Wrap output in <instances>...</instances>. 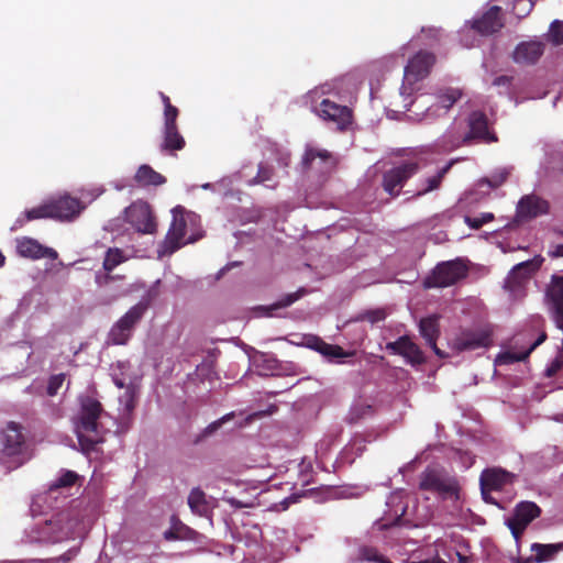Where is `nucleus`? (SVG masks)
<instances>
[{"mask_svg":"<svg viewBox=\"0 0 563 563\" xmlns=\"http://www.w3.org/2000/svg\"><path fill=\"white\" fill-rule=\"evenodd\" d=\"M102 412V405L97 399L87 396L80 400V409L74 418V426L81 451L87 454L104 441L106 431L99 422Z\"/></svg>","mask_w":563,"mask_h":563,"instance_id":"obj_1","label":"nucleus"},{"mask_svg":"<svg viewBox=\"0 0 563 563\" xmlns=\"http://www.w3.org/2000/svg\"><path fill=\"white\" fill-rule=\"evenodd\" d=\"M27 460V444L22 427L16 422H9L1 434L0 463L12 471Z\"/></svg>","mask_w":563,"mask_h":563,"instance_id":"obj_2","label":"nucleus"},{"mask_svg":"<svg viewBox=\"0 0 563 563\" xmlns=\"http://www.w3.org/2000/svg\"><path fill=\"white\" fill-rule=\"evenodd\" d=\"M151 301V295L142 298L111 327L108 339L112 344L125 345L130 341L136 325L141 322L148 310Z\"/></svg>","mask_w":563,"mask_h":563,"instance_id":"obj_3","label":"nucleus"},{"mask_svg":"<svg viewBox=\"0 0 563 563\" xmlns=\"http://www.w3.org/2000/svg\"><path fill=\"white\" fill-rule=\"evenodd\" d=\"M470 131L464 136H457L455 140H450L446 148H459L462 145H467L473 141L481 143H495L498 137L494 131L488 128V118L483 111H473L468 115Z\"/></svg>","mask_w":563,"mask_h":563,"instance_id":"obj_4","label":"nucleus"},{"mask_svg":"<svg viewBox=\"0 0 563 563\" xmlns=\"http://www.w3.org/2000/svg\"><path fill=\"white\" fill-rule=\"evenodd\" d=\"M468 267L461 258L439 263L432 273L424 279L426 288H444L465 278Z\"/></svg>","mask_w":563,"mask_h":563,"instance_id":"obj_5","label":"nucleus"},{"mask_svg":"<svg viewBox=\"0 0 563 563\" xmlns=\"http://www.w3.org/2000/svg\"><path fill=\"white\" fill-rule=\"evenodd\" d=\"M420 169L417 161H405L383 174L382 187L390 197H398L408 179Z\"/></svg>","mask_w":563,"mask_h":563,"instance_id":"obj_6","label":"nucleus"},{"mask_svg":"<svg viewBox=\"0 0 563 563\" xmlns=\"http://www.w3.org/2000/svg\"><path fill=\"white\" fill-rule=\"evenodd\" d=\"M419 488L434 493L442 499L459 497V484L456 479L448 477L433 468H427L421 473Z\"/></svg>","mask_w":563,"mask_h":563,"instance_id":"obj_7","label":"nucleus"},{"mask_svg":"<svg viewBox=\"0 0 563 563\" xmlns=\"http://www.w3.org/2000/svg\"><path fill=\"white\" fill-rule=\"evenodd\" d=\"M541 261L528 260L512 267L505 279V289L515 298L525 296V286L531 276L540 268Z\"/></svg>","mask_w":563,"mask_h":563,"instance_id":"obj_8","label":"nucleus"},{"mask_svg":"<svg viewBox=\"0 0 563 563\" xmlns=\"http://www.w3.org/2000/svg\"><path fill=\"white\" fill-rule=\"evenodd\" d=\"M125 220L137 232L153 234L157 223L153 210L146 201L137 200L125 209Z\"/></svg>","mask_w":563,"mask_h":563,"instance_id":"obj_9","label":"nucleus"},{"mask_svg":"<svg viewBox=\"0 0 563 563\" xmlns=\"http://www.w3.org/2000/svg\"><path fill=\"white\" fill-rule=\"evenodd\" d=\"M493 344V333L489 329H465L452 341V347L456 352L474 351L489 347Z\"/></svg>","mask_w":563,"mask_h":563,"instance_id":"obj_10","label":"nucleus"},{"mask_svg":"<svg viewBox=\"0 0 563 563\" xmlns=\"http://www.w3.org/2000/svg\"><path fill=\"white\" fill-rule=\"evenodd\" d=\"M314 112L319 118L333 123L338 130H345L352 122V110L329 99H323L314 107Z\"/></svg>","mask_w":563,"mask_h":563,"instance_id":"obj_11","label":"nucleus"},{"mask_svg":"<svg viewBox=\"0 0 563 563\" xmlns=\"http://www.w3.org/2000/svg\"><path fill=\"white\" fill-rule=\"evenodd\" d=\"M544 301L555 325L563 331V276L553 275L551 277Z\"/></svg>","mask_w":563,"mask_h":563,"instance_id":"obj_12","label":"nucleus"},{"mask_svg":"<svg viewBox=\"0 0 563 563\" xmlns=\"http://www.w3.org/2000/svg\"><path fill=\"white\" fill-rule=\"evenodd\" d=\"M517 479V475L501 467L485 468L479 476L482 495L486 492H501Z\"/></svg>","mask_w":563,"mask_h":563,"instance_id":"obj_13","label":"nucleus"},{"mask_svg":"<svg viewBox=\"0 0 563 563\" xmlns=\"http://www.w3.org/2000/svg\"><path fill=\"white\" fill-rule=\"evenodd\" d=\"M435 62V56L426 51L418 52L412 58L409 59L407 66L405 67V80L408 84H415L423 78H426L433 64Z\"/></svg>","mask_w":563,"mask_h":563,"instance_id":"obj_14","label":"nucleus"},{"mask_svg":"<svg viewBox=\"0 0 563 563\" xmlns=\"http://www.w3.org/2000/svg\"><path fill=\"white\" fill-rule=\"evenodd\" d=\"M306 170H317L321 174L330 173L336 165L335 157L327 150L308 147L301 161Z\"/></svg>","mask_w":563,"mask_h":563,"instance_id":"obj_15","label":"nucleus"},{"mask_svg":"<svg viewBox=\"0 0 563 563\" xmlns=\"http://www.w3.org/2000/svg\"><path fill=\"white\" fill-rule=\"evenodd\" d=\"M504 25L501 8L493 5L479 18L474 19L471 22V30L475 31L479 35L488 36L499 32Z\"/></svg>","mask_w":563,"mask_h":563,"instance_id":"obj_16","label":"nucleus"},{"mask_svg":"<svg viewBox=\"0 0 563 563\" xmlns=\"http://www.w3.org/2000/svg\"><path fill=\"white\" fill-rule=\"evenodd\" d=\"M549 211V202L545 199L531 194L523 196L519 200L516 210V218L520 221H527L543 214H548Z\"/></svg>","mask_w":563,"mask_h":563,"instance_id":"obj_17","label":"nucleus"},{"mask_svg":"<svg viewBox=\"0 0 563 563\" xmlns=\"http://www.w3.org/2000/svg\"><path fill=\"white\" fill-rule=\"evenodd\" d=\"M386 349L407 360L411 365H420L426 362L421 349L408 335H402L394 342H388Z\"/></svg>","mask_w":563,"mask_h":563,"instance_id":"obj_18","label":"nucleus"},{"mask_svg":"<svg viewBox=\"0 0 563 563\" xmlns=\"http://www.w3.org/2000/svg\"><path fill=\"white\" fill-rule=\"evenodd\" d=\"M49 207L53 219L59 221L73 220L84 209L79 199L73 198L68 195L49 200Z\"/></svg>","mask_w":563,"mask_h":563,"instance_id":"obj_19","label":"nucleus"},{"mask_svg":"<svg viewBox=\"0 0 563 563\" xmlns=\"http://www.w3.org/2000/svg\"><path fill=\"white\" fill-rule=\"evenodd\" d=\"M544 49L545 44L542 41L520 42L512 53V59L520 65H534L543 55Z\"/></svg>","mask_w":563,"mask_h":563,"instance_id":"obj_20","label":"nucleus"},{"mask_svg":"<svg viewBox=\"0 0 563 563\" xmlns=\"http://www.w3.org/2000/svg\"><path fill=\"white\" fill-rule=\"evenodd\" d=\"M16 250L21 256L32 260H56L58 257V253L54 249L44 246L35 239L26 236L18 240Z\"/></svg>","mask_w":563,"mask_h":563,"instance_id":"obj_21","label":"nucleus"},{"mask_svg":"<svg viewBox=\"0 0 563 563\" xmlns=\"http://www.w3.org/2000/svg\"><path fill=\"white\" fill-rule=\"evenodd\" d=\"M187 231V223L183 216L174 214L173 222L164 240L165 252L172 254L185 245L184 238Z\"/></svg>","mask_w":563,"mask_h":563,"instance_id":"obj_22","label":"nucleus"},{"mask_svg":"<svg viewBox=\"0 0 563 563\" xmlns=\"http://www.w3.org/2000/svg\"><path fill=\"white\" fill-rule=\"evenodd\" d=\"M419 332L429 346L439 357H445L446 355L437 346V339L440 335L439 317L433 314L422 318L419 322Z\"/></svg>","mask_w":563,"mask_h":563,"instance_id":"obj_23","label":"nucleus"},{"mask_svg":"<svg viewBox=\"0 0 563 563\" xmlns=\"http://www.w3.org/2000/svg\"><path fill=\"white\" fill-rule=\"evenodd\" d=\"M541 514L542 510L536 503L523 500L515 506L514 515L510 518L528 527L534 519L539 518Z\"/></svg>","mask_w":563,"mask_h":563,"instance_id":"obj_24","label":"nucleus"},{"mask_svg":"<svg viewBox=\"0 0 563 563\" xmlns=\"http://www.w3.org/2000/svg\"><path fill=\"white\" fill-rule=\"evenodd\" d=\"M186 145L184 136L180 134L178 126H164L163 142L161 151L173 155L176 151H181Z\"/></svg>","mask_w":563,"mask_h":563,"instance_id":"obj_25","label":"nucleus"},{"mask_svg":"<svg viewBox=\"0 0 563 563\" xmlns=\"http://www.w3.org/2000/svg\"><path fill=\"white\" fill-rule=\"evenodd\" d=\"M133 179L140 187H157L166 183V177L147 164H143L137 168Z\"/></svg>","mask_w":563,"mask_h":563,"instance_id":"obj_26","label":"nucleus"},{"mask_svg":"<svg viewBox=\"0 0 563 563\" xmlns=\"http://www.w3.org/2000/svg\"><path fill=\"white\" fill-rule=\"evenodd\" d=\"M40 219H53L49 201H46L40 206L26 209L20 217L16 218L12 230L22 228L26 222L40 220Z\"/></svg>","mask_w":563,"mask_h":563,"instance_id":"obj_27","label":"nucleus"},{"mask_svg":"<svg viewBox=\"0 0 563 563\" xmlns=\"http://www.w3.org/2000/svg\"><path fill=\"white\" fill-rule=\"evenodd\" d=\"M545 340H547V333L542 332L539 335V338L533 343H531L527 350H525L522 352H511V351L503 352L497 356V362L500 365H503V364L508 365V364H514L517 362L526 361L529 357V355L532 353V351H534Z\"/></svg>","mask_w":563,"mask_h":563,"instance_id":"obj_28","label":"nucleus"},{"mask_svg":"<svg viewBox=\"0 0 563 563\" xmlns=\"http://www.w3.org/2000/svg\"><path fill=\"white\" fill-rule=\"evenodd\" d=\"M531 551L536 563H542L552 560L560 551L563 550V542L560 543H532Z\"/></svg>","mask_w":563,"mask_h":563,"instance_id":"obj_29","label":"nucleus"},{"mask_svg":"<svg viewBox=\"0 0 563 563\" xmlns=\"http://www.w3.org/2000/svg\"><path fill=\"white\" fill-rule=\"evenodd\" d=\"M188 506L191 511L198 516H207L210 507L207 501L206 494L200 488H194L188 496Z\"/></svg>","mask_w":563,"mask_h":563,"instance_id":"obj_30","label":"nucleus"},{"mask_svg":"<svg viewBox=\"0 0 563 563\" xmlns=\"http://www.w3.org/2000/svg\"><path fill=\"white\" fill-rule=\"evenodd\" d=\"M357 561L375 563H393L389 559L380 554L377 548L362 544L357 548Z\"/></svg>","mask_w":563,"mask_h":563,"instance_id":"obj_31","label":"nucleus"},{"mask_svg":"<svg viewBox=\"0 0 563 563\" xmlns=\"http://www.w3.org/2000/svg\"><path fill=\"white\" fill-rule=\"evenodd\" d=\"M307 294H308V290L303 287H300L297 291L287 294L284 297H282L278 301H276L275 303L267 306V307H263L262 309L267 311V316H272V311L282 309V308H287V307L291 306L294 302H296L297 300H299L300 298H302Z\"/></svg>","mask_w":563,"mask_h":563,"instance_id":"obj_32","label":"nucleus"},{"mask_svg":"<svg viewBox=\"0 0 563 563\" xmlns=\"http://www.w3.org/2000/svg\"><path fill=\"white\" fill-rule=\"evenodd\" d=\"M451 163L442 167L435 175L428 177L423 183L424 187L416 192V196H423L430 191L438 189L441 186V183L451 168Z\"/></svg>","mask_w":563,"mask_h":563,"instance_id":"obj_33","label":"nucleus"},{"mask_svg":"<svg viewBox=\"0 0 563 563\" xmlns=\"http://www.w3.org/2000/svg\"><path fill=\"white\" fill-rule=\"evenodd\" d=\"M125 261L123 251L120 249H109L103 260V269L111 273L118 265Z\"/></svg>","mask_w":563,"mask_h":563,"instance_id":"obj_34","label":"nucleus"},{"mask_svg":"<svg viewBox=\"0 0 563 563\" xmlns=\"http://www.w3.org/2000/svg\"><path fill=\"white\" fill-rule=\"evenodd\" d=\"M192 530L180 521H176L168 530L164 532V538L168 541L190 538Z\"/></svg>","mask_w":563,"mask_h":563,"instance_id":"obj_35","label":"nucleus"},{"mask_svg":"<svg viewBox=\"0 0 563 563\" xmlns=\"http://www.w3.org/2000/svg\"><path fill=\"white\" fill-rule=\"evenodd\" d=\"M461 96L462 95L457 89H446L438 95V106L446 112L461 98Z\"/></svg>","mask_w":563,"mask_h":563,"instance_id":"obj_36","label":"nucleus"},{"mask_svg":"<svg viewBox=\"0 0 563 563\" xmlns=\"http://www.w3.org/2000/svg\"><path fill=\"white\" fill-rule=\"evenodd\" d=\"M548 41L552 43L554 46H560L563 44V22L559 20H554L550 24Z\"/></svg>","mask_w":563,"mask_h":563,"instance_id":"obj_37","label":"nucleus"},{"mask_svg":"<svg viewBox=\"0 0 563 563\" xmlns=\"http://www.w3.org/2000/svg\"><path fill=\"white\" fill-rule=\"evenodd\" d=\"M78 479V474L74 471L64 472L55 483H53L49 487L51 490L62 488V487H70L75 485Z\"/></svg>","mask_w":563,"mask_h":563,"instance_id":"obj_38","label":"nucleus"},{"mask_svg":"<svg viewBox=\"0 0 563 563\" xmlns=\"http://www.w3.org/2000/svg\"><path fill=\"white\" fill-rule=\"evenodd\" d=\"M494 219L495 217L492 212H484L479 217L466 216L464 221L471 229L478 230L484 224L492 222Z\"/></svg>","mask_w":563,"mask_h":563,"instance_id":"obj_39","label":"nucleus"},{"mask_svg":"<svg viewBox=\"0 0 563 563\" xmlns=\"http://www.w3.org/2000/svg\"><path fill=\"white\" fill-rule=\"evenodd\" d=\"M533 5L532 0H514L512 13L518 19H523L532 11Z\"/></svg>","mask_w":563,"mask_h":563,"instance_id":"obj_40","label":"nucleus"},{"mask_svg":"<svg viewBox=\"0 0 563 563\" xmlns=\"http://www.w3.org/2000/svg\"><path fill=\"white\" fill-rule=\"evenodd\" d=\"M274 176V168L266 165V164H260L256 176L250 180L251 185H258L264 184L266 181H269L273 179Z\"/></svg>","mask_w":563,"mask_h":563,"instance_id":"obj_41","label":"nucleus"},{"mask_svg":"<svg viewBox=\"0 0 563 563\" xmlns=\"http://www.w3.org/2000/svg\"><path fill=\"white\" fill-rule=\"evenodd\" d=\"M178 114V109L172 103H168L166 109H164V126H177Z\"/></svg>","mask_w":563,"mask_h":563,"instance_id":"obj_42","label":"nucleus"},{"mask_svg":"<svg viewBox=\"0 0 563 563\" xmlns=\"http://www.w3.org/2000/svg\"><path fill=\"white\" fill-rule=\"evenodd\" d=\"M509 172L507 169H500L494 173L489 178L484 179L490 188H498L501 186L508 178Z\"/></svg>","mask_w":563,"mask_h":563,"instance_id":"obj_43","label":"nucleus"},{"mask_svg":"<svg viewBox=\"0 0 563 563\" xmlns=\"http://www.w3.org/2000/svg\"><path fill=\"white\" fill-rule=\"evenodd\" d=\"M319 351L323 355L331 356V357H343L346 355L345 351L341 346L328 344L325 342L321 343Z\"/></svg>","mask_w":563,"mask_h":563,"instance_id":"obj_44","label":"nucleus"},{"mask_svg":"<svg viewBox=\"0 0 563 563\" xmlns=\"http://www.w3.org/2000/svg\"><path fill=\"white\" fill-rule=\"evenodd\" d=\"M65 380V374H57L53 375L48 379L47 384V394L49 396H55L58 391V389L62 387L63 383Z\"/></svg>","mask_w":563,"mask_h":563,"instance_id":"obj_45","label":"nucleus"},{"mask_svg":"<svg viewBox=\"0 0 563 563\" xmlns=\"http://www.w3.org/2000/svg\"><path fill=\"white\" fill-rule=\"evenodd\" d=\"M506 525L509 528V530L516 541H519L521 539V537L523 536V533L527 529V526L521 525V523L512 520L511 518L507 519Z\"/></svg>","mask_w":563,"mask_h":563,"instance_id":"obj_46","label":"nucleus"},{"mask_svg":"<svg viewBox=\"0 0 563 563\" xmlns=\"http://www.w3.org/2000/svg\"><path fill=\"white\" fill-rule=\"evenodd\" d=\"M563 366V357L556 356L545 369L548 377L554 376Z\"/></svg>","mask_w":563,"mask_h":563,"instance_id":"obj_47","label":"nucleus"},{"mask_svg":"<svg viewBox=\"0 0 563 563\" xmlns=\"http://www.w3.org/2000/svg\"><path fill=\"white\" fill-rule=\"evenodd\" d=\"M366 320H368L372 323L383 321L386 318V313L383 309H375L366 311L365 313Z\"/></svg>","mask_w":563,"mask_h":563,"instance_id":"obj_48","label":"nucleus"},{"mask_svg":"<svg viewBox=\"0 0 563 563\" xmlns=\"http://www.w3.org/2000/svg\"><path fill=\"white\" fill-rule=\"evenodd\" d=\"M457 136H463V135L460 133H455L454 131L445 132L440 139V146L442 147V150L452 151L453 148H446V146H448L450 140H455Z\"/></svg>","mask_w":563,"mask_h":563,"instance_id":"obj_49","label":"nucleus"},{"mask_svg":"<svg viewBox=\"0 0 563 563\" xmlns=\"http://www.w3.org/2000/svg\"><path fill=\"white\" fill-rule=\"evenodd\" d=\"M112 279V277L110 276V273H104V274H97L96 275V283L98 284V286H104L109 283V280Z\"/></svg>","mask_w":563,"mask_h":563,"instance_id":"obj_50","label":"nucleus"},{"mask_svg":"<svg viewBox=\"0 0 563 563\" xmlns=\"http://www.w3.org/2000/svg\"><path fill=\"white\" fill-rule=\"evenodd\" d=\"M511 78L508 76H498L494 79L493 85L494 86H508L510 85Z\"/></svg>","mask_w":563,"mask_h":563,"instance_id":"obj_51","label":"nucleus"},{"mask_svg":"<svg viewBox=\"0 0 563 563\" xmlns=\"http://www.w3.org/2000/svg\"><path fill=\"white\" fill-rule=\"evenodd\" d=\"M551 257H563V244H558L549 252Z\"/></svg>","mask_w":563,"mask_h":563,"instance_id":"obj_52","label":"nucleus"},{"mask_svg":"<svg viewBox=\"0 0 563 563\" xmlns=\"http://www.w3.org/2000/svg\"><path fill=\"white\" fill-rule=\"evenodd\" d=\"M512 563H536L533 560V555L530 558H516L512 559Z\"/></svg>","mask_w":563,"mask_h":563,"instance_id":"obj_53","label":"nucleus"},{"mask_svg":"<svg viewBox=\"0 0 563 563\" xmlns=\"http://www.w3.org/2000/svg\"><path fill=\"white\" fill-rule=\"evenodd\" d=\"M489 494L490 492H486V495H482L483 499L488 504L498 505V503Z\"/></svg>","mask_w":563,"mask_h":563,"instance_id":"obj_54","label":"nucleus"},{"mask_svg":"<svg viewBox=\"0 0 563 563\" xmlns=\"http://www.w3.org/2000/svg\"><path fill=\"white\" fill-rule=\"evenodd\" d=\"M76 553H77V551H71V550H70V551H68V552L64 553V554L62 555V559H63L64 561L68 562V561H70V560L76 555Z\"/></svg>","mask_w":563,"mask_h":563,"instance_id":"obj_55","label":"nucleus"},{"mask_svg":"<svg viewBox=\"0 0 563 563\" xmlns=\"http://www.w3.org/2000/svg\"><path fill=\"white\" fill-rule=\"evenodd\" d=\"M457 561L459 563H470V558L466 555H463L462 553L457 552Z\"/></svg>","mask_w":563,"mask_h":563,"instance_id":"obj_56","label":"nucleus"},{"mask_svg":"<svg viewBox=\"0 0 563 563\" xmlns=\"http://www.w3.org/2000/svg\"><path fill=\"white\" fill-rule=\"evenodd\" d=\"M161 98L164 103V109H166L167 104L170 103L169 97H167L165 93L161 92Z\"/></svg>","mask_w":563,"mask_h":563,"instance_id":"obj_57","label":"nucleus"},{"mask_svg":"<svg viewBox=\"0 0 563 563\" xmlns=\"http://www.w3.org/2000/svg\"><path fill=\"white\" fill-rule=\"evenodd\" d=\"M4 261H5V257L2 254V252L0 251V267L4 264Z\"/></svg>","mask_w":563,"mask_h":563,"instance_id":"obj_58","label":"nucleus"},{"mask_svg":"<svg viewBox=\"0 0 563 563\" xmlns=\"http://www.w3.org/2000/svg\"><path fill=\"white\" fill-rule=\"evenodd\" d=\"M219 426H220V422H216V423L211 424L209 428L217 429Z\"/></svg>","mask_w":563,"mask_h":563,"instance_id":"obj_59","label":"nucleus"},{"mask_svg":"<svg viewBox=\"0 0 563 563\" xmlns=\"http://www.w3.org/2000/svg\"><path fill=\"white\" fill-rule=\"evenodd\" d=\"M59 540H62V537H55V538H53V542H57V541H59Z\"/></svg>","mask_w":563,"mask_h":563,"instance_id":"obj_60","label":"nucleus"},{"mask_svg":"<svg viewBox=\"0 0 563 563\" xmlns=\"http://www.w3.org/2000/svg\"><path fill=\"white\" fill-rule=\"evenodd\" d=\"M277 410V407L276 406H272V410L269 411L271 413L276 411Z\"/></svg>","mask_w":563,"mask_h":563,"instance_id":"obj_61","label":"nucleus"},{"mask_svg":"<svg viewBox=\"0 0 563 563\" xmlns=\"http://www.w3.org/2000/svg\"><path fill=\"white\" fill-rule=\"evenodd\" d=\"M117 385H118L120 388H122V387H123V383H121V382H117Z\"/></svg>","mask_w":563,"mask_h":563,"instance_id":"obj_62","label":"nucleus"},{"mask_svg":"<svg viewBox=\"0 0 563 563\" xmlns=\"http://www.w3.org/2000/svg\"><path fill=\"white\" fill-rule=\"evenodd\" d=\"M461 35L464 36V31L461 32ZM462 41H464V37H462Z\"/></svg>","mask_w":563,"mask_h":563,"instance_id":"obj_63","label":"nucleus"},{"mask_svg":"<svg viewBox=\"0 0 563 563\" xmlns=\"http://www.w3.org/2000/svg\"><path fill=\"white\" fill-rule=\"evenodd\" d=\"M561 235L563 236V231L561 232Z\"/></svg>","mask_w":563,"mask_h":563,"instance_id":"obj_64","label":"nucleus"}]
</instances>
